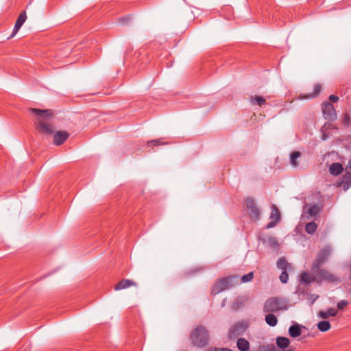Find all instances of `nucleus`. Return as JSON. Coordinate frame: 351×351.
<instances>
[{"label":"nucleus","instance_id":"f257e3e1","mask_svg":"<svg viewBox=\"0 0 351 351\" xmlns=\"http://www.w3.org/2000/svg\"><path fill=\"white\" fill-rule=\"evenodd\" d=\"M29 111L37 117V121L35 123L36 129L43 134L50 135L53 134V129L52 125L46 121L49 119L52 115L51 110H40L37 108H30Z\"/></svg>","mask_w":351,"mask_h":351},{"label":"nucleus","instance_id":"f03ea898","mask_svg":"<svg viewBox=\"0 0 351 351\" xmlns=\"http://www.w3.org/2000/svg\"><path fill=\"white\" fill-rule=\"evenodd\" d=\"M288 300L281 297H271L266 300L263 305L264 313H276L288 309Z\"/></svg>","mask_w":351,"mask_h":351},{"label":"nucleus","instance_id":"7ed1b4c3","mask_svg":"<svg viewBox=\"0 0 351 351\" xmlns=\"http://www.w3.org/2000/svg\"><path fill=\"white\" fill-rule=\"evenodd\" d=\"M190 339L194 346L203 348L208 344V332L204 326L199 325L191 332Z\"/></svg>","mask_w":351,"mask_h":351},{"label":"nucleus","instance_id":"20e7f679","mask_svg":"<svg viewBox=\"0 0 351 351\" xmlns=\"http://www.w3.org/2000/svg\"><path fill=\"white\" fill-rule=\"evenodd\" d=\"M237 283L235 276H228L220 279L213 287L212 293L214 295L228 289Z\"/></svg>","mask_w":351,"mask_h":351},{"label":"nucleus","instance_id":"39448f33","mask_svg":"<svg viewBox=\"0 0 351 351\" xmlns=\"http://www.w3.org/2000/svg\"><path fill=\"white\" fill-rule=\"evenodd\" d=\"M331 254V247L326 246L322 249L317 254L316 258L312 264V271L315 272L327 261Z\"/></svg>","mask_w":351,"mask_h":351},{"label":"nucleus","instance_id":"423d86ee","mask_svg":"<svg viewBox=\"0 0 351 351\" xmlns=\"http://www.w3.org/2000/svg\"><path fill=\"white\" fill-rule=\"evenodd\" d=\"M313 273L315 274V280L317 283H321L323 281L327 282L339 281V278L335 275L326 269L319 268L318 269H315V272Z\"/></svg>","mask_w":351,"mask_h":351},{"label":"nucleus","instance_id":"0eeeda50","mask_svg":"<svg viewBox=\"0 0 351 351\" xmlns=\"http://www.w3.org/2000/svg\"><path fill=\"white\" fill-rule=\"evenodd\" d=\"M248 328V324L246 322H239L230 327L228 331V338L234 339L244 334Z\"/></svg>","mask_w":351,"mask_h":351},{"label":"nucleus","instance_id":"6e6552de","mask_svg":"<svg viewBox=\"0 0 351 351\" xmlns=\"http://www.w3.org/2000/svg\"><path fill=\"white\" fill-rule=\"evenodd\" d=\"M245 206L250 218L258 219L260 217V210L256 206L254 199L251 197H247L245 199Z\"/></svg>","mask_w":351,"mask_h":351},{"label":"nucleus","instance_id":"1a4fd4ad","mask_svg":"<svg viewBox=\"0 0 351 351\" xmlns=\"http://www.w3.org/2000/svg\"><path fill=\"white\" fill-rule=\"evenodd\" d=\"M322 112L324 118L328 120L336 119L337 114L333 105L329 101H324L322 104Z\"/></svg>","mask_w":351,"mask_h":351},{"label":"nucleus","instance_id":"9d476101","mask_svg":"<svg viewBox=\"0 0 351 351\" xmlns=\"http://www.w3.org/2000/svg\"><path fill=\"white\" fill-rule=\"evenodd\" d=\"M69 133L65 131H58L53 136V143L56 145L63 144L69 138Z\"/></svg>","mask_w":351,"mask_h":351},{"label":"nucleus","instance_id":"9b49d317","mask_svg":"<svg viewBox=\"0 0 351 351\" xmlns=\"http://www.w3.org/2000/svg\"><path fill=\"white\" fill-rule=\"evenodd\" d=\"M137 283L132 280L123 279L116 285L114 289L119 291L132 286L137 287Z\"/></svg>","mask_w":351,"mask_h":351},{"label":"nucleus","instance_id":"f8f14e48","mask_svg":"<svg viewBox=\"0 0 351 351\" xmlns=\"http://www.w3.org/2000/svg\"><path fill=\"white\" fill-rule=\"evenodd\" d=\"M26 19H27V16H26L25 11L21 12L20 13L19 16H18L16 23L14 25V30H13L12 36H13L14 34H16V32L19 30L21 27L25 23Z\"/></svg>","mask_w":351,"mask_h":351},{"label":"nucleus","instance_id":"ddd939ff","mask_svg":"<svg viewBox=\"0 0 351 351\" xmlns=\"http://www.w3.org/2000/svg\"><path fill=\"white\" fill-rule=\"evenodd\" d=\"M338 313L337 309L335 308H329L326 311H320L318 313V317L322 319H326L330 317H335Z\"/></svg>","mask_w":351,"mask_h":351},{"label":"nucleus","instance_id":"4468645a","mask_svg":"<svg viewBox=\"0 0 351 351\" xmlns=\"http://www.w3.org/2000/svg\"><path fill=\"white\" fill-rule=\"evenodd\" d=\"M304 210L308 213L311 217H315L320 212V207L317 204L306 205L304 207Z\"/></svg>","mask_w":351,"mask_h":351},{"label":"nucleus","instance_id":"2eb2a0df","mask_svg":"<svg viewBox=\"0 0 351 351\" xmlns=\"http://www.w3.org/2000/svg\"><path fill=\"white\" fill-rule=\"evenodd\" d=\"M302 329L301 326L298 324H295L291 326L289 328V334L293 338H296L301 335Z\"/></svg>","mask_w":351,"mask_h":351},{"label":"nucleus","instance_id":"dca6fc26","mask_svg":"<svg viewBox=\"0 0 351 351\" xmlns=\"http://www.w3.org/2000/svg\"><path fill=\"white\" fill-rule=\"evenodd\" d=\"M300 282L302 284L307 285L313 282H316L315 274L313 276H310L308 273L304 271L300 275Z\"/></svg>","mask_w":351,"mask_h":351},{"label":"nucleus","instance_id":"f3484780","mask_svg":"<svg viewBox=\"0 0 351 351\" xmlns=\"http://www.w3.org/2000/svg\"><path fill=\"white\" fill-rule=\"evenodd\" d=\"M343 170L342 165L339 162H334L329 167V171L332 176L339 175Z\"/></svg>","mask_w":351,"mask_h":351},{"label":"nucleus","instance_id":"a211bd4d","mask_svg":"<svg viewBox=\"0 0 351 351\" xmlns=\"http://www.w3.org/2000/svg\"><path fill=\"white\" fill-rule=\"evenodd\" d=\"M265 322L269 326L274 327L278 324V318L274 313H267L265 315Z\"/></svg>","mask_w":351,"mask_h":351},{"label":"nucleus","instance_id":"6ab92c4d","mask_svg":"<svg viewBox=\"0 0 351 351\" xmlns=\"http://www.w3.org/2000/svg\"><path fill=\"white\" fill-rule=\"evenodd\" d=\"M237 346L241 351H247L250 349V343L244 338H239Z\"/></svg>","mask_w":351,"mask_h":351},{"label":"nucleus","instance_id":"aec40b11","mask_svg":"<svg viewBox=\"0 0 351 351\" xmlns=\"http://www.w3.org/2000/svg\"><path fill=\"white\" fill-rule=\"evenodd\" d=\"M250 102L254 106L258 105L259 106H262L263 105L266 104V100L262 96L255 95L250 97Z\"/></svg>","mask_w":351,"mask_h":351},{"label":"nucleus","instance_id":"412c9836","mask_svg":"<svg viewBox=\"0 0 351 351\" xmlns=\"http://www.w3.org/2000/svg\"><path fill=\"white\" fill-rule=\"evenodd\" d=\"M271 209V212L270 213L269 219L273 221H280V213L277 206L276 205H272Z\"/></svg>","mask_w":351,"mask_h":351},{"label":"nucleus","instance_id":"4be33fe9","mask_svg":"<svg viewBox=\"0 0 351 351\" xmlns=\"http://www.w3.org/2000/svg\"><path fill=\"white\" fill-rule=\"evenodd\" d=\"M290 341L288 338L278 337L276 339V344L280 348H286L289 346Z\"/></svg>","mask_w":351,"mask_h":351},{"label":"nucleus","instance_id":"5701e85b","mask_svg":"<svg viewBox=\"0 0 351 351\" xmlns=\"http://www.w3.org/2000/svg\"><path fill=\"white\" fill-rule=\"evenodd\" d=\"M277 267L281 270H287L290 267V264L285 257H281L277 261Z\"/></svg>","mask_w":351,"mask_h":351},{"label":"nucleus","instance_id":"b1692460","mask_svg":"<svg viewBox=\"0 0 351 351\" xmlns=\"http://www.w3.org/2000/svg\"><path fill=\"white\" fill-rule=\"evenodd\" d=\"M302 154L300 152H294L290 156V163L293 167H298V159L301 157Z\"/></svg>","mask_w":351,"mask_h":351},{"label":"nucleus","instance_id":"393cba45","mask_svg":"<svg viewBox=\"0 0 351 351\" xmlns=\"http://www.w3.org/2000/svg\"><path fill=\"white\" fill-rule=\"evenodd\" d=\"M331 326L328 321H321L317 324V328L322 332H326L330 330Z\"/></svg>","mask_w":351,"mask_h":351},{"label":"nucleus","instance_id":"a878e982","mask_svg":"<svg viewBox=\"0 0 351 351\" xmlns=\"http://www.w3.org/2000/svg\"><path fill=\"white\" fill-rule=\"evenodd\" d=\"M317 228V225L315 222H309L305 226V230L308 234H313Z\"/></svg>","mask_w":351,"mask_h":351},{"label":"nucleus","instance_id":"bb28decb","mask_svg":"<svg viewBox=\"0 0 351 351\" xmlns=\"http://www.w3.org/2000/svg\"><path fill=\"white\" fill-rule=\"evenodd\" d=\"M267 243L269 244V245L271 247V248H276L277 247H278L279 245V243L276 239V238L274 237H268L267 239Z\"/></svg>","mask_w":351,"mask_h":351},{"label":"nucleus","instance_id":"cd10ccee","mask_svg":"<svg viewBox=\"0 0 351 351\" xmlns=\"http://www.w3.org/2000/svg\"><path fill=\"white\" fill-rule=\"evenodd\" d=\"M166 143L161 141V139H155L149 141L147 143V146L149 147H153V146H158V145H165Z\"/></svg>","mask_w":351,"mask_h":351},{"label":"nucleus","instance_id":"c85d7f7f","mask_svg":"<svg viewBox=\"0 0 351 351\" xmlns=\"http://www.w3.org/2000/svg\"><path fill=\"white\" fill-rule=\"evenodd\" d=\"M343 179L346 184H351V170L346 169V172L343 175Z\"/></svg>","mask_w":351,"mask_h":351},{"label":"nucleus","instance_id":"c756f323","mask_svg":"<svg viewBox=\"0 0 351 351\" xmlns=\"http://www.w3.org/2000/svg\"><path fill=\"white\" fill-rule=\"evenodd\" d=\"M279 278L282 283H287L289 280L287 270H283L281 274L280 275Z\"/></svg>","mask_w":351,"mask_h":351},{"label":"nucleus","instance_id":"7c9ffc66","mask_svg":"<svg viewBox=\"0 0 351 351\" xmlns=\"http://www.w3.org/2000/svg\"><path fill=\"white\" fill-rule=\"evenodd\" d=\"M254 276L253 272H250L244 276H242L241 280L243 282H247L252 280Z\"/></svg>","mask_w":351,"mask_h":351},{"label":"nucleus","instance_id":"2f4dec72","mask_svg":"<svg viewBox=\"0 0 351 351\" xmlns=\"http://www.w3.org/2000/svg\"><path fill=\"white\" fill-rule=\"evenodd\" d=\"M322 90V85L319 84H316L313 87V93L311 97H315Z\"/></svg>","mask_w":351,"mask_h":351},{"label":"nucleus","instance_id":"473e14b6","mask_svg":"<svg viewBox=\"0 0 351 351\" xmlns=\"http://www.w3.org/2000/svg\"><path fill=\"white\" fill-rule=\"evenodd\" d=\"M319 298V295L317 294H310L308 295L307 300L310 304V305H313V303L316 301V300Z\"/></svg>","mask_w":351,"mask_h":351},{"label":"nucleus","instance_id":"72a5a7b5","mask_svg":"<svg viewBox=\"0 0 351 351\" xmlns=\"http://www.w3.org/2000/svg\"><path fill=\"white\" fill-rule=\"evenodd\" d=\"M348 304V302L347 300H342L337 303V306L338 309L343 310Z\"/></svg>","mask_w":351,"mask_h":351},{"label":"nucleus","instance_id":"f704fd0d","mask_svg":"<svg viewBox=\"0 0 351 351\" xmlns=\"http://www.w3.org/2000/svg\"><path fill=\"white\" fill-rule=\"evenodd\" d=\"M130 20H131V17L129 16H127L125 17H121V18L119 19V21L123 25L128 24V23L130 21Z\"/></svg>","mask_w":351,"mask_h":351},{"label":"nucleus","instance_id":"c9c22d12","mask_svg":"<svg viewBox=\"0 0 351 351\" xmlns=\"http://www.w3.org/2000/svg\"><path fill=\"white\" fill-rule=\"evenodd\" d=\"M343 124L345 125H350V115L348 114H345L344 116H343Z\"/></svg>","mask_w":351,"mask_h":351},{"label":"nucleus","instance_id":"e433bc0d","mask_svg":"<svg viewBox=\"0 0 351 351\" xmlns=\"http://www.w3.org/2000/svg\"><path fill=\"white\" fill-rule=\"evenodd\" d=\"M278 221H276V220L273 221V220H271L269 223H267V225L266 226V228L267 229H269V228L275 227Z\"/></svg>","mask_w":351,"mask_h":351},{"label":"nucleus","instance_id":"4c0bfd02","mask_svg":"<svg viewBox=\"0 0 351 351\" xmlns=\"http://www.w3.org/2000/svg\"><path fill=\"white\" fill-rule=\"evenodd\" d=\"M329 99L331 102H337L339 100V97L335 95H331L329 96Z\"/></svg>","mask_w":351,"mask_h":351},{"label":"nucleus","instance_id":"58836bf2","mask_svg":"<svg viewBox=\"0 0 351 351\" xmlns=\"http://www.w3.org/2000/svg\"><path fill=\"white\" fill-rule=\"evenodd\" d=\"M215 351H232L229 348H216Z\"/></svg>","mask_w":351,"mask_h":351},{"label":"nucleus","instance_id":"ea45409f","mask_svg":"<svg viewBox=\"0 0 351 351\" xmlns=\"http://www.w3.org/2000/svg\"><path fill=\"white\" fill-rule=\"evenodd\" d=\"M346 169L351 170V159L349 160L348 165L346 166Z\"/></svg>","mask_w":351,"mask_h":351},{"label":"nucleus","instance_id":"a19ab883","mask_svg":"<svg viewBox=\"0 0 351 351\" xmlns=\"http://www.w3.org/2000/svg\"><path fill=\"white\" fill-rule=\"evenodd\" d=\"M348 291L351 293V283L350 285H348Z\"/></svg>","mask_w":351,"mask_h":351}]
</instances>
